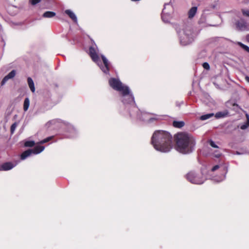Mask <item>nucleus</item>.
I'll return each instance as SVG.
<instances>
[{
  "label": "nucleus",
  "mask_w": 249,
  "mask_h": 249,
  "mask_svg": "<svg viewBox=\"0 0 249 249\" xmlns=\"http://www.w3.org/2000/svg\"><path fill=\"white\" fill-rule=\"evenodd\" d=\"M16 166L15 164L11 162H5L1 165L0 167V170L7 171L11 170Z\"/></svg>",
  "instance_id": "obj_12"
},
{
  "label": "nucleus",
  "mask_w": 249,
  "mask_h": 249,
  "mask_svg": "<svg viewBox=\"0 0 249 249\" xmlns=\"http://www.w3.org/2000/svg\"><path fill=\"white\" fill-rule=\"evenodd\" d=\"M16 71L14 70L10 72L3 78L1 82V86H3L9 79L14 78L16 75Z\"/></svg>",
  "instance_id": "obj_11"
},
{
  "label": "nucleus",
  "mask_w": 249,
  "mask_h": 249,
  "mask_svg": "<svg viewBox=\"0 0 249 249\" xmlns=\"http://www.w3.org/2000/svg\"><path fill=\"white\" fill-rule=\"evenodd\" d=\"M182 45L189 44L194 40V36L191 27L187 26L181 31H177Z\"/></svg>",
  "instance_id": "obj_5"
},
{
  "label": "nucleus",
  "mask_w": 249,
  "mask_h": 249,
  "mask_svg": "<svg viewBox=\"0 0 249 249\" xmlns=\"http://www.w3.org/2000/svg\"><path fill=\"white\" fill-rule=\"evenodd\" d=\"M197 11V7H192L188 12V16L190 18H193L195 15H196Z\"/></svg>",
  "instance_id": "obj_15"
},
{
  "label": "nucleus",
  "mask_w": 249,
  "mask_h": 249,
  "mask_svg": "<svg viewBox=\"0 0 249 249\" xmlns=\"http://www.w3.org/2000/svg\"><path fill=\"white\" fill-rule=\"evenodd\" d=\"M55 16V13L52 11H47L45 12L43 17L46 18H51L54 17Z\"/></svg>",
  "instance_id": "obj_17"
},
{
  "label": "nucleus",
  "mask_w": 249,
  "mask_h": 249,
  "mask_svg": "<svg viewBox=\"0 0 249 249\" xmlns=\"http://www.w3.org/2000/svg\"><path fill=\"white\" fill-rule=\"evenodd\" d=\"M246 40L249 43V34L246 36Z\"/></svg>",
  "instance_id": "obj_34"
},
{
  "label": "nucleus",
  "mask_w": 249,
  "mask_h": 249,
  "mask_svg": "<svg viewBox=\"0 0 249 249\" xmlns=\"http://www.w3.org/2000/svg\"><path fill=\"white\" fill-rule=\"evenodd\" d=\"M169 5V3H166L164 4V7L162 10L161 13V18L162 21L165 23H168L169 22L171 18V15L170 14L166 12L165 11V6L166 5Z\"/></svg>",
  "instance_id": "obj_10"
},
{
  "label": "nucleus",
  "mask_w": 249,
  "mask_h": 249,
  "mask_svg": "<svg viewBox=\"0 0 249 249\" xmlns=\"http://www.w3.org/2000/svg\"><path fill=\"white\" fill-rule=\"evenodd\" d=\"M65 12L73 20L75 23L77 22V17L72 11L71 10H66Z\"/></svg>",
  "instance_id": "obj_13"
},
{
  "label": "nucleus",
  "mask_w": 249,
  "mask_h": 249,
  "mask_svg": "<svg viewBox=\"0 0 249 249\" xmlns=\"http://www.w3.org/2000/svg\"><path fill=\"white\" fill-rule=\"evenodd\" d=\"M213 116H214L213 113L206 114H204V115L201 116L200 117V119L202 121H204V120H207L208 119H210V118H211L212 117H213Z\"/></svg>",
  "instance_id": "obj_19"
},
{
  "label": "nucleus",
  "mask_w": 249,
  "mask_h": 249,
  "mask_svg": "<svg viewBox=\"0 0 249 249\" xmlns=\"http://www.w3.org/2000/svg\"><path fill=\"white\" fill-rule=\"evenodd\" d=\"M202 66L205 69V70H210V65L207 62H204L202 64Z\"/></svg>",
  "instance_id": "obj_29"
},
{
  "label": "nucleus",
  "mask_w": 249,
  "mask_h": 249,
  "mask_svg": "<svg viewBox=\"0 0 249 249\" xmlns=\"http://www.w3.org/2000/svg\"><path fill=\"white\" fill-rule=\"evenodd\" d=\"M245 80L247 82L249 83V76H246L245 77Z\"/></svg>",
  "instance_id": "obj_33"
},
{
  "label": "nucleus",
  "mask_w": 249,
  "mask_h": 249,
  "mask_svg": "<svg viewBox=\"0 0 249 249\" xmlns=\"http://www.w3.org/2000/svg\"><path fill=\"white\" fill-rule=\"evenodd\" d=\"M217 170H219L221 172V176L218 178L217 177H214L212 179L215 181L219 182L223 180L225 178L226 175L228 172V167L225 164L216 165L212 168L211 171L212 172H214Z\"/></svg>",
  "instance_id": "obj_7"
},
{
  "label": "nucleus",
  "mask_w": 249,
  "mask_h": 249,
  "mask_svg": "<svg viewBox=\"0 0 249 249\" xmlns=\"http://www.w3.org/2000/svg\"><path fill=\"white\" fill-rule=\"evenodd\" d=\"M110 86L114 89L119 91L121 95V100L127 110L131 109L129 112L130 117L137 118L144 121H147L151 123L154 120L159 119L158 115L154 117H150V114L146 113H139V109L136 106L134 97L130 92L128 86L124 85L119 79L111 78L109 80Z\"/></svg>",
  "instance_id": "obj_1"
},
{
  "label": "nucleus",
  "mask_w": 249,
  "mask_h": 249,
  "mask_svg": "<svg viewBox=\"0 0 249 249\" xmlns=\"http://www.w3.org/2000/svg\"><path fill=\"white\" fill-rule=\"evenodd\" d=\"M53 138V137L52 136H51V137H49L43 140H42L41 141H40L39 142V143L40 144H43V143H45L46 142H49L50 140H51Z\"/></svg>",
  "instance_id": "obj_25"
},
{
  "label": "nucleus",
  "mask_w": 249,
  "mask_h": 249,
  "mask_svg": "<svg viewBox=\"0 0 249 249\" xmlns=\"http://www.w3.org/2000/svg\"><path fill=\"white\" fill-rule=\"evenodd\" d=\"M186 178L192 183L196 184H201L205 180L202 173H197L193 171L188 173L186 175Z\"/></svg>",
  "instance_id": "obj_6"
},
{
  "label": "nucleus",
  "mask_w": 249,
  "mask_h": 249,
  "mask_svg": "<svg viewBox=\"0 0 249 249\" xmlns=\"http://www.w3.org/2000/svg\"><path fill=\"white\" fill-rule=\"evenodd\" d=\"M35 145V142L33 141H27L25 142L24 145L26 147H33Z\"/></svg>",
  "instance_id": "obj_22"
},
{
  "label": "nucleus",
  "mask_w": 249,
  "mask_h": 249,
  "mask_svg": "<svg viewBox=\"0 0 249 249\" xmlns=\"http://www.w3.org/2000/svg\"><path fill=\"white\" fill-rule=\"evenodd\" d=\"M17 125H18V124L16 122L14 123V124H12V125L11 126V127H10V131H11V134H13L14 133L15 130Z\"/></svg>",
  "instance_id": "obj_24"
},
{
  "label": "nucleus",
  "mask_w": 249,
  "mask_h": 249,
  "mask_svg": "<svg viewBox=\"0 0 249 249\" xmlns=\"http://www.w3.org/2000/svg\"><path fill=\"white\" fill-rule=\"evenodd\" d=\"M74 136V135H73L71 136L70 137H73Z\"/></svg>",
  "instance_id": "obj_36"
},
{
  "label": "nucleus",
  "mask_w": 249,
  "mask_h": 249,
  "mask_svg": "<svg viewBox=\"0 0 249 249\" xmlns=\"http://www.w3.org/2000/svg\"><path fill=\"white\" fill-rule=\"evenodd\" d=\"M97 46L94 43V45L89 47V54L92 60L98 64L102 71L104 73H107L109 71V62L104 55H102L101 57L104 65V66H102L101 61L97 53Z\"/></svg>",
  "instance_id": "obj_4"
},
{
  "label": "nucleus",
  "mask_w": 249,
  "mask_h": 249,
  "mask_svg": "<svg viewBox=\"0 0 249 249\" xmlns=\"http://www.w3.org/2000/svg\"><path fill=\"white\" fill-rule=\"evenodd\" d=\"M151 143L157 151L168 152L172 148V137L167 131L157 130L152 135Z\"/></svg>",
  "instance_id": "obj_2"
},
{
  "label": "nucleus",
  "mask_w": 249,
  "mask_h": 249,
  "mask_svg": "<svg viewBox=\"0 0 249 249\" xmlns=\"http://www.w3.org/2000/svg\"><path fill=\"white\" fill-rule=\"evenodd\" d=\"M248 127H249V126L246 123H245L240 126V128L242 130H245Z\"/></svg>",
  "instance_id": "obj_31"
},
{
  "label": "nucleus",
  "mask_w": 249,
  "mask_h": 249,
  "mask_svg": "<svg viewBox=\"0 0 249 249\" xmlns=\"http://www.w3.org/2000/svg\"><path fill=\"white\" fill-rule=\"evenodd\" d=\"M176 148L179 152L187 154L192 153L195 149L196 139L191 134L181 132L175 136Z\"/></svg>",
  "instance_id": "obj_3"
},
{
  "label": "nucleus",
  "mask_w": 249,
  "mask_h": 249,
  "mask_svg": "<svg viewBox=\"0 0 249 249\" xmlns=\"http://www.w3.org/2000/svg\"><path fill=\"white\" fill-rule=\"evenodd\" d=\"M236 154H238V155L240 154V153L239 152H238V151H237V152H236Z\"/></svg>",
  "instance_id": "obj_35"
},
{
  "label": "nucleus",
  "mask_w": 249,
  "mask_h": 249,
  "mask_svg": "<svg viewBox=\"0 0 249 249\" xmlns=\"http://www.w3.org/2000/svg\"><path fill=\"white\" fill-rule=\"evenodd\" d=\"M238 44L242 49H243L246 52L249 53V47L243 44L241 42H238Z\"/></svg>",
  "instance_id": "obj_21"
},
{
  "label": "nucleus",
  "mask_w": 249,
  "mask_h": 249,
  "mask_svg": "<svg viewBox=\"0 0 249 249\" xmlns=\"http://www.w3.org/2000/svg\"><path fill=\"white\" fill-rule=\"evenodd\" d=\"M44 148V146L37 145L33 149H28L22 153L21 155V159L24 160L32 154H38L43 151Z\"/></svg>",
  "instance_id": "obj_8"
},
{
  "label": "nucleus",
  "mask_w": 249,
  "mask_h": 249,
  "mask_svg": "<svg viewBox=\"0 0 249 249\" xmlns=\"http://www.w3.org/2000/svg\"><path fill=\"white\" fill-rule=\"evenodd\" d=\"M215 116L216 118H220L224 117L225 115L223 113L221 112H218L215 114Z\"/></svg>",
  "instance_id": "obj_27"
},
{
  "label": "nucleus",
  "mask_w": 249,
  "mask_h": 249,
  "mask_svg": "<svg viewBox=\"0 0 249 249\" xmlns=\"http://www.w3.org/2000/svg\"><path fill=\"white\" fill-rule=\"evenodd\" d=\"M185 124L183 121H174L173 123V125L175 127L181 128Z\"/></svg>",
  "instance_id": "obj_16"
},
{
  "label": "nucleus",
  "mask_w": 249,
  "mask_h": 249,
  "mask_svg": "<svg viewBox=\"0 0 249 249\" xmlns=\"http://www.w3.org/2000/svg\"><path fill=\"white\" fill-rule=\"evenodd\" d=\"M49 1V2H43V3H41V4L42 5H41V7L42 8H49L50 7V0H48Z\"/></svg>",
  "instance_id": "obj_23"
},
{
  "label": "nucleus",
  "mask_w": 249,
  "mask_h": 249,
  "mask_svg": "<svg viewBox=\"0 0 249 249\" xmlns=\"http://www.w3.org/2000/svg\"><path fill=\"white\" fill-rule=\"evenodd\" d=\"M54 121H55V120H53L52 122H54Z\"/></svg>",
  "instance_id": "obj_38"
},
{
  "label": "nucleus",
  "mask_w": 249,
  "mask_h": 249,
  "mask_svg": "<svg viewBox=\"0 0 249 249\" xmlns=\"http://www.w3.org/2000/svg\"><path fill=\"white\" fill-rule=\"evenodd\" d=\"M236 28L240 31H249V23L241 18L235 22Z\"/></svg>",
  "instance_id": "obj_9"
},
{
  "label": "nucleus",
  "mask_w": 249,
  "mask_h": 249,
  "mask_svg": "<svg viewBox=\"0 0 249 249\" xmlns=\"http://www.w3.org/2000/svg\"><path fill=\"white\" fill-rule=\"evenodd\" d=\"M30 105V100L29 98H26L24 99L23 103V110L24 111H26L29 107Z\"/></svg>",
  "instance_id": "obj_18"
},
{
  "label": "nucleus",
  "mask_w": 249,
  "mask_h": 249,
  "mask_svg": "<svg viewBox=\"0 0 249 249\" xmlns=\"http://www.w3.org/2000/svg\"><path fill=\"white\" fill-rule=\"evenodd\" d=\"M214 156L216 158H219L221 156V153L219 150H215L213 153Z\"/></svg>",
  "instance_id": "obj_26"
},
{
  "label": "nucleus",
  "mask_w": 249,
  "mask_h": 249,
  "mask_svg": "<svg viewBox=\"0 0 249 249\" xmlns=\"http://www.w3.org/2000/svg\"><path fill=\"white\" fill-rule=\"evenodd\" d=\"M72 130H73V131L75 133V130H74L73 128H72Z\"/></svg>",
  "instance_id": "obj_37"
},
{
  "label": "nucleus",
  "mask_w": 249,
  "mask_h": 249,
  "mask_svg": "<svg viewBox=\"0 0 249 249\" xmlns=\"http://www.w3.org/2000/svg\"><path fill=\"white\" fill-rule=\"evenodd\" d=\"M44 2L48 3L49 1L48 0H30V2L33 5L36 4L39 2L43 3Z\"/></svg>",
  "instance_id": "obj_20"
},
{
  "label": "nucleus",
  "mask_w": 249,
  "mask_h": 249,
  "mask_svg": "<svg viewBox=\"0 0 249 249\" xmlns=\"http://www.w3.org/2000/svg\"><path fill=\"white\" fill-rule=\"evenodd\" d=\"M27 82L28 86L31 89V90L34 92L35 91V87L33 80L31 77H28L27 79Z\"/></svg>",
  "instance_id": "obj_14"
},
{
  "label": "nucleus",
  "mask_w": 249,
  "mask_h": 249,
  "mask_svg": "<svg viewBox=\"0 0 249 249\" xmlns=\"http://www.w3.org/2000/svg\"><path fill=\"white\" fill-rule=\"evenodd\" d=\"M246 117L247 118V122L246 123L249 126V115L248 113H246Z\"/></svg>",
  "instance_id": "obj_32"
},
{
  "label": "nucleus",
  "mask_w": 249,
  "mask_h": 249,
  "mask_svg": "<svg viewBox=\"0 0 249 249\" xmlns=\"http://www.w3.org/2000/svg\"><path fill=\"white\" fill-rule=\"evenodd\" d=\"M243 15L249 17V10H242Z\"/></svg>",
  "instance_id": "obj_30"
},
{
  "label": "nucleus",
  "mask_w": 249,
  "mask_h": 249,
  "mask_svg": "<svg viewBox=\"0 0 249 249\" xmlns=\"http://www.w3.org/2000/svg\"><path fill=\"white\" fill-rule=\"evenodd\" d=\"M209 143L212 147L215 148H218V146L215 144V142L213 141L210 140L209 141Z\"/></svg>",
  "instance_id": "obj_28"
}]
</instances>
